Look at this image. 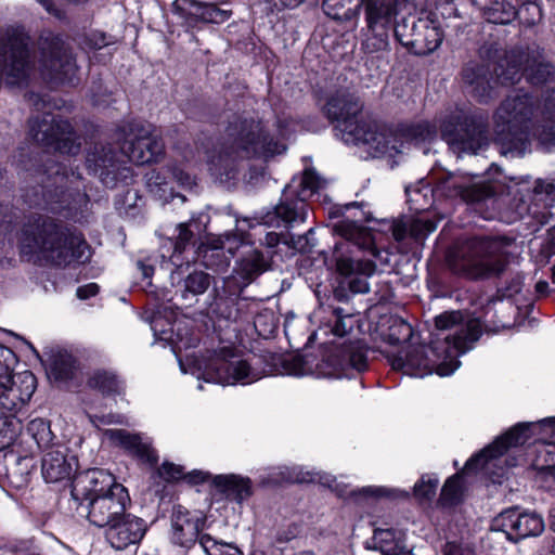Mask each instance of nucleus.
Returning <instances> with one entry per match:
<instances>
[{
    "instance_id": "f257e3e1",
    "label": "nucleus",
    "mask_w": 555,
    "mask_h": 555,
    "mask_svg": "<svg viewBox=\"0 0 555 555\" xmlns=\"http://www.w3.org/2000/svg\"><path fill=\"white\" fill-rule=\"evenodd\" d=\"M363 102L347 89L331 94L323 113L331 122H336V137L346 144L370 145L377 153H400L403 141L423 142L433 140L436 127L427 121L400 125L396 131L380 129L375 122L366 121L362 116Z\"/></svg>"
},
{
    "instance_id": "f03ea898",
    "label": "nucleus",
    "mask_w": 555,
    "mask_h": 555,
    "mask_svg": "<svg viewBox=\"0 0 555 555\" xmlns=\"http://www.w3.org/2000/svg\"><path fill=\"white\" fill-rule=\"evenodd\" d=\"M438 331H451L447 335L437 334L429 345L409 346L391 360L395 370L405 374L424 376L433 372L440 376L453 373L459 366L457 358L472 349L482 334L478 319L464 322L461 311H447L435 318Z\"/></svg>"
},
{
    "instance_id": "7ed1b4c3",
    "label": "nucleus",
    "mask_w": 555,
    "mask_h": 555,
    "mask_svg": "<svg viewBox=\"0 0 555 555\" xmlns=\"http://www.w3.org/2000/svg\"><path fill=\"white\" fill-rule=\"evenodd\" d=\"M284 151L285 145L261 118L235 115L229 120L222 141L209 152L208 169L220 180L233 179L241 162L267 159Z\"/></svg>"
},
{
    "instance_id": "20e7f679",
    "label": "nucleus",
    "mask_w": 555,
    "mask_h": 555,
    "mask_svg": "<svg viewBox=\"0 0 555 555\" xmlns=\"http://www.w3.org/2000/svg\"><path fill=\"white\" fill-rule=\"evenodd\" d=\"M21 254L55 267L88 259L89 245L80 233L55 218L33 216L24 224L20 240Z\"/></svg>"
},
{
    "instance_id": "39448f33",
    "label": "nucleus",
    "mask_w": 555,
    "mask_h": 555,
    "mask_svg": "<svg viewBox=\"0 0 555 555\" xmlns=\"http://www.w3.org/2000/svg\"><path fill=\"white\" fill-rule=\"evenodd\" d=\"M515 238L507 235H476L448 257L450 270L468 280L500 276L508 264V248Z\"/></svg>"
},
{
    "instance_id": "423d86ee",
    "label": "nucleus",
    "mask_w": 555,
    "mask_h": 555,
    "mask_svg": "<svg viewBox=\"0 0 555 555\" xmlns=\"http://www.w3.org/2000/svg\"><path fill=\"white\" fill-rule=\"evenodd\" d=\"M534 99L528 93L508 95L493 114L494 141L503 155L522 156L530 150L534 128Z\"/></svg>"
},
{
    "instance_id": "0eeeda50",
    "label": "nucleus",
    "mask_w": 555,
    "mask_h": 555,
    "mask_svg": "<svg viewBox=\"0 0 555 555\" xmlns=\"http://www.w3.org/2000/svg\"><path fill=\"white\" fill-rule=\"evenodd\" d=\"M284 364L293 375L311 372L320 377H339L349 367L358 372L366 369V349L361 340L349 341L325 349L317 362L310 356H294L284 360Z\"/></svg>"
},
{
    "instance_id": "6e6552de",
    "label": "nucleus",
    "mask_w": 555,
    "mask_h": 555,
    "mask_svg": "<svg viewBox=\"0 0 555 555\" xmlns=\"http://www.w3.org/2000/svg\"><path fill=\"white\" fill-rule=\"evenodd\" d=\"M198 369L206 382L222 385L251 384L267 374L259 357L242 359L236 354L235 348L229 346L208 350L202 357Z\"/></svg>"
},
{
    "instance_id": "1a4fd4ad",
    "label": "nucleus",
    "mask_w": 555,
    "mask_h": 555,
    "mask_svg": "<svg viewBox=\"0 0 555 555\" xmlns=\"http://www.w3.org/2000/svg\"><path fill=\"white\" fill-rule=\"evenodd\" d=\"M488 118L482 115H466L455 111L440 120L441 138L450 149L461 155L476 154L489 145Z\"/></svg>"
},
{
    "instance_id": "9d476101",
    "label": "nucleus",
    "mask_w": 555,
    "mask_h": 555,
    "mask_svg": "<svg viewBox=\"0 0 555 555\" xmlns=\"http://www.w3.org/2000/svg\"><path fill=\"white\" fill-rule=\"evenodd\" d=\"M364 8L367 36L362 46L365 52L375 53L389 48V34L393 30L399 12V0H361Z\"/></svg>"
},
{
    "instance_id": "9b49d317",
    "label": "nucleus",
    "mask_w": 555,
    "mask_h": 555,
    "mask_svg": "<svg viewBox=\"0 0 555 555\" xmlns=\"http://www.w3.org/2000/svg\"><path fill=\"white\" fill-rule=\"evenodd\" d=\"M124 140L121 152L137 165L158 162L165 153L162 138L154 133L150 124L131 121L119 129Z\"/></svg>"
},
{
    "instance_id": "f8f14e48",
    "label": "nucleus",
    "mask_w": 555,
    "mask_h": 555,
    "mask_svg": "<svg viewBox=\"0 0 555 555\" xmlns=\"http://www.w3.org/2000/svg\"><path fill=\"white\" fill-rule=\"evenodd\" d=\"M29 37L21 28H10L0 37V74L5 73L9 85L24 82L31 69Z\"/></svg>"
},
{
    "instance_id": "ddd939ff",
    "label": "nucleus",
    "mask_w": 555,
    "mask_h": 555,
    "mask_svg": "<svg viewBox=\"0 0 555 555\" xmlns=\"http://www.w3.org/2000/svg\"><path fill=\"white\" fill-rule=\"evenodd\" d=\"M29 133L37 143L62 154L76 155L80 151L79 137L70 122L60 116L47 114L41 118H30Z\"/></svg>"
},
{
    "instance_id": "4468645a",
    "label": "nucleus",
    "mask_w": 555,
    "mask_h": 555,
    "mask_svg": "<svg viewBox=\"0 0 555 555\" xmlns=\"http://www.w3.org/2000/svg\"><path fill=\"white\" fill-rule=\"evenodd\" d=\"M399 43L416 55H427L437 50L443 35L439 27L413 15L402 17L393 27Z\"/></svg>"
},
{
    "instance_id": "2eb2a0df",
    "label": "nucleus",
    "mask_w": 555,
    "mask_h": 555,
    "mask_svg": "<svg viewBox=\"0 0 555 555\" xmlns=\"http://www.w3.org/2000/svg\"><path fill=\"white\" fill-rule=\"evenodd\" d=\"M40 66L42 75L54 83L73 82L77 65L70 50L55 36L40 39Z\"/></svg>"
},
{
    "instance_id": "dca6fc26",
    "label": "nucleus",
    "mask_w": 555,
    "mask_h": 555,
    "mask_svg": "<svg viewBox=\"0 0 555 555\" xmlns=\"http://www.w3.org/2000/svg\"><path fill=\"white\" fill-rule=\"evenodd\" d=\"M435 192L448 198H461L467 204L481 203L495 194L491 184L473 183L467 177L454 173H447L438 178Z\"/></svg>"
},
{
    "instance_id": "f3484780",
    "label": "nucleus",
    "mask_w": 555,
    "mask_h": 555,
    "mask_svg": "<svg viewBox=\"0 0 555 555\" xmlns=\"http://www.w3.org/2000/svg\"><path fill=\"white\" fill-rule=\"evenodd\" d=\"M129 504L128 490L125 487H117L111 494L92 498L88 502V520L99 528H106L126 514Z\"/></svg>"
},
{
    "instance_id": "a211bd4d",
    "label": "nucleus",
    "mask_w": 555,
    "mask_h": 555,
    "mask_svg": "<svg viewBox=\"0 0 555 555\" xmlns=\"http://www.w3.org/2000/svg\"><path fill=\"white\" fill-rule=\"evenodd\" d=\"M117 487H124L116 481V478L109 472L102 468H91L75 475L72 482V495L75 500H87L104 496Z\"/></svg>"
},
{
    "instance_id": "6ab92c4d",
    "label": "nucleus",
    "mask_w": 555,
    "mask_h": 555,
    "mask_svg": "<svg viewBox=\"0 0 555 555\" xmlns=\"http://www.w3.org/2000/svg\"><path fill=\"white\" fill-rule=\"evenodd\" d=\"M37 386L36 376L25 371L11 376L0 390V410L3 414L14 415L33 397Z\"/></svg>"
},
{
    "instance_id": "aec40b11",
    "label": "nucleus",
    "mask_w": 555,
    "mask_h": 555,
    "mask_svg": "<svg viewBox=\"0 0 555 555\" xmlns=\"http://www.w3.org/2000/svg\"><path fill=\"white\" fill-rule=\"evenodd\" d=\"M528 427L518 424L509 429L506 434L499 437L492 444L485 448L479 454L473 456L467 461L464 472L473 469H487L490 470L492 461L502 456L511 447L524 444L527 440Z\"/></svg>"
},
{
    "instance_id": "412c9836",
    "label": "nucleus",
    "mask_w": 555,
    "mask_h": 555,
    "mask_svg": "<svg viewBox=\"0 0 555 555\" xmlns=\"http://www.w3.org/2000/svg\"><path fill=\"white\" fill-rule=\"evenodd\" d=\"M461 78L466 92L478 102L487 103L493 98L495 80L489 64L469 61L462 68Z\"/></svg>"
},
{
    "instance_id": "4be33fe9",
    "label": "nucleus",
    "mask_w": 555,
    "mask_h": 555,
    "mask_svg": "<svg viewBox=\"0 0 555 555\" xmlns=\"http://www.w3.org/2000/svg\"><path fill=\"white\" fill-rule=\"evenodd\" d=\"M146 532L145 521L126 513L120 519L105 528V539L112 547L122 551L139 543Z\"/></svg>"
},
{
    "instance_id": "5701e85b",
    "label": "nucleus",
    "mask_w": 555,
    "mask_h": 555,
    "mask_svg": "<svg viewBox=\"0 0 555 555\" xmlns=\"http://www.w3.org/2000/svg\"><path fill=\"white\" fill-rule=\"evenodd\" d=\"M206 519L195 515L182 506H177L171 515V540L181 547H191L202 537Z\"/></svg>"
},
{
    "instance_id": "b1692460",
    "label": "nucleus",
    "mask_w": 555,
    "mask_h": 555,
    "mask_svg": "<svg viewBox=\"0 0 555 555\" xmlns=\"http://www.w3.org/2000/svg\"><path fill=\"white\" fill-rule=\"evenodd\" d=\"M524 76L532 86L555 83V64L545 50L538 44L527 46Z\"/></svg>"
},
{
    "instance_id": "393cba45",
    "label": "nucleus",
    "mask_w": 555,
    "mask_h": 555,
    "mask_svg": "<svg viewBox=\"0 0 555 555\" xmlns=\"http://www.w3.org/2000/svg\"><path fill=\"white\" fill-rule=\"evenodd\" d=\"M501 518L508 539L513 541L539 535L544 529L542 517L535 513L518 514L511 511L503 513Z\"/></svg>"
},
{
    "instance_id": "a878e982",
    "label": "nucleus",
    "mask_w": 555,
    "mask_h": 555,
    "mask_svg": "<svg viewBox=\"0 0 555 555\" xmlns=\"http://www.w3.org/2000/svg\"><path fill=\"white\" fill-rule=\"evenodd\" d=\"M336 269L341 275L350 278L349 288L352 293H366L369 292L366 278L375 272L376 264L371 259L340 256L336 259Z\"/></svg>"
},
{
    "instance_id": "bb28decb",
    "label": "nucleus",
    "mask_w": 555,
    "mask_h": 555,
    "mask_svg": "<svg viewBox=\"0 0 555 555\" xmlns=\"http://www.w3.org/2000/svg\"><path fill=\"white\" fill-rule=\"evenodd\" d=\"M116 154L113 149L104 144H94L87 153L86 166L91 175L98 177L107 186L114 188V176L109 171L116 167Z\"/></svg>"
},
{
    "instance_id": "cd10ccee",
    "label": "nucleus",
    "mask_w": 555,
    "mask_h": 555,
    "mask_svg": "<svg viewBox=\"0 0 555 555\" xmlns=\"http://www.w3.org/2000/svg\"><path fill=\"white\" fill-rule=\"evenodd\" d=\"M76 469V459L68 456L60 448L44 453L41 463L42 476L48 482L69 479Z\"/></svg>"
},
{
    "instance_id": "c85d7f7f",
    "label": "nucleus",
    "mask_w": 555,
    "mask_h": 555,
    "mask_svg": "<svg viewBox=\"0 0 555 555\" xmlns=\"http://www.w3.org/2000/svg\"><path fill=\"white\" fill-rule=\"evenodd\" d=\"M175 5L192 22L220 24L228 21L232 14L231 11L222 10L215 3L196 0H176Z\"/></svg>"
},
{
    "instance_id": "c756f323",
    "label": "nucleus",
    "mask_w": 555,
    "mask_h": 555,
    "mask_svg": "<svg viewBox=\"0 0 555 555\" xmlns=\"http://www.w3.org/2000/svg\"><path fill=\"white\" fill-rule=\"evenodd\" d=\"M105 436L114 444L124 448L151 465L156 464L158 461L155 450L149 443L143 442L137 434H131L125 429H107Z\"/></svg>"
},
{
    "instance_id": "7c9ffc66",
    "label": "nucleus",
    "mask_w": 555,
    "mask_h": 555,
    "mask_svg": "<svg viewBox=\"0 0 555 555\" xmlns=\"http://www.w3.org/2000/svg\"><path fill=\"white\" fill-rule=\"evenodd\" d=\"M527 47H515L505 52L494 68L498 81L502 85H515L524 76Z\"/></svg>"
},
{
    "instance_id": "2f4dec72",
    "label": "nucleus",
    "mask_w": 555,
    "mask_h": 555,
    "mask_svg": "<svg viewBox=\"0 0 555 555\" xmlns=\"http://www.w3.org/2000/svg\"><path fill=\"white\" fill-rule=\"evenodd\" d=\"M335 231L360 249L367 250L374 258L382 259V251L375 246L372 233L357 221L341 220Z\"/></svg>"
},
{
    "instance_id": "473e14b6",
    "label": "nucleus",
    "mask_w": 555,
    "mask_h": 555,
    "mask_svg": "<svg viewBox=\"0 0 555 555\" xmlns=\"http://www.w3.org/2000/svg\"><path fill=\"white\" fill-rule=\"evenodd\" d=\"M231 238L236 240V235L225 233L217 237L207 238L206 242H201L195 251L197 258L202 259L206 268L227 267L228 260L223 256L222 250Z\"/></svg>"
},
{
    "instance_id": "72a5a7b5",
    "label": "nucleus",
    "mask_w": 555,
    "mask_h": 555,
    "mask_svg": "<svg viewBox=\"0 0 555 555\" xmlns=\"http://www.w3.org/2000/svg\"><path fill=\"white\" fill-rule=\"evenodd\" d=\"M272 256H266L259 249L246 253L237 262L235 271L247 284L271 269Z\"/></svg>"
},
{
    "instance_id": "f704fd0d",
    "label": "nucleus",
    "mask_w": 555,
    "mask_h": 555,
    "mask_svg": "<svg viewBox=\"0 0 555 555\" xmlns=\"http://www.w3.org/2000/svg\"><path fill=\"white\" fill-rule=\"evenodd\" d=\"M211 483L220 494L238 503L251 495L250 480L237 475H217Z\"/></svg>"
},
{
    "instance_id": "c9c22d12",
    "label": "nucleus",
    "mask_w": 555,
    "mask_h": 555,
    "mask_svg": "<svg viewBox=\"0 0 555 555\" xmlns=\"http://www.w3.org/2000/svg\"><path fill=\"white\" fill-rule=\"evenodd\" d=\"M372 548L379 551L382 555H403L408 551L404 534L392 528H376L372 538Z\"/></svg>"
},
{
    "instance_id": "e433bc0d",
    "label": "nucleus",
    "mask_w": 555,
    "mask_h": 555,
    "mask_svg": "<svg viewBox=\"0 0 555 555\" xmlns=\"http://www.w3.org/2000/svg\"><path fill=\"white\" fill-rule=\"evenodd\" d=\"M474 3L480 8L489 23L505 25L518 18V9L507 0H489V3L475 1Z\"/></svg>"
},
{
    "instance_id": "4c0bfd02",
    "label": "nucleus",
    "mask_w": 555,
    "mask_h": 555,
    "mask_svg": "<svg viewBox=\"0 0 555 555\" xmlns=\"http://www.w3.org/2000/svg\"><path fill=\"white\" fill-rule=\"evenodd\" d=\"M308 212V205L304 199L282 201L274 208V214L267 215L266 223H272L273 218L280 219L285 227H292L295 222H304Z\"/></svg>"
},
{
    "instance_id": "58836bf2",
    "label": "nucleus",
    "mask_w": 555,
    "mask_h": 555,
    "mask_svg": "<svg viewBox=\"0 0 555 555\" xmlns=\"http://www.w3.org/2000/svg\"><path fill=\"white\" fill-rule=\"evenodd\" d=\"M90 389L101 392L103 396L119 395L122 390V382L114 372L106 369H96L89 373L86 382Z\"/></svg>"
},
{
    "instance_id": "ea45409f",
    "label": "nucleus",
    "mask_w": 555,
    "mask_h": 555,
    "mask_svg": "<svg viewBox=\"0 0 555 555\" xmlns=\"http://www.w3.org/2000/svg\"><path fill=\"white\" fill-rule=\"evenodd\" d=\"M77 371L76 359L67 351L57 350L49 357V373L59 382H67L74 378Z\"/></svg>"
},
{
    "instance_id": "a19ab883",
    "label": "nucleus",
    "mask_w": 555,
    "mask_h": 555,
    "mask_svg": "<svg viewBox=\"0 0 555 555\" xmlns=\"http://www.w3.org/2000/svg\"><path fill=\"white\" fill-rule=\"evenodd\" d=\"M463 475L462 473H456L446 480L437 504L440 507L450 508L461 504L463 502Z\"/></svg>"
},
{
    "instance_id": "79ce46f5",
    "label": "nucleus",
    "mask_w": 555,
    "mask_h": 555,
    "mask_svg": "<svg viewBox=\"0 0 555 555\" xmlns=\"http://www.w3.org/2000/svg\"><path fill=\"white\" fill-rule=\"evenodd\" d=\"M177 230L178 234L173 238L175 254H182L189 245H196L197 242H202V225L195 219L179 223Z\"/></svg>"
},
{
    "instance_id": "37998d69",
    "label": "nucleus",
    "mask_w": 555,
    "mask_h": 555,
    "mask_svg": "<svg viewBox=\"0 0 555 555\" xmlns=\"http://www.w3.org/2000/svg\"><path fill=\"white\" fill-rule=\"evenodd\" d=\"M350 3L351 0H323L322 9L328 17L347 22L358 18L361 11V4L349 8Z\"/></svg>"
},
{
    "instance_id": "c03bdc74",
    "label": "nucleus",
    "mask_w": 555,
    "mask_h": 555,
    "mask_svg": "<svg viewBox=\"0 0 555 555\" xmlns=\"http://www.w3.org/2000/svg\"><path fill=\"white\" fill-rule=\"evenodd\" d=\"M35 467L31 456H20L15 463L7 469V477L15 488H23L29 481V475Z\"/></svg>"
},
{
    "instance_id": "a18cd8bd",
    "label": "nucleus",
    "mask_w": 555,
    "mask_h": 555,
    "mask_svg": "<svg viewBox=\"0 0 555 555\" xmlns=\"http://www.w3.org/2000/svg\"><path fill=\"white\" fill-rule=\"evenodd\" d=\"M518 9L519 23L527 28L538 25L542 21L541 0H514Z\"/></svg>"
},
{
    "instance_id": "49530a36",
    "label": "nucleus",
    "mask_w": 555,
    "mask_h": 555,
    "mask_svg": "<svg viewBox=\"0 0 555 555\" xmlns=\"http://www.w3.org/2000/svg\"><path fill=\"white\" fill-rule=\"evenodd\" d=\"M413 336L412 326L399 317L389 319V326L385 337L391 345H400L408 343Z\"/></svg>"
},
{
    "instance_id": "de8ad7c7",
    "label": "nucleus",
    "mask_w": 555,
    "mask_h": 555,
    "mask_svg": "<svg viewBox=\"0 0 555 555\" xmlns=\"http://www.w3.org/2000/svg\"><path fill=\"white\" fill-rule=\"evenodd\" d=\"M23 426L20 418L15 415H4L0 417V450H4L12 446L18 435L22 433Z\"/></svg>"
},
{
    "instance_id": "09e8293b",
    "label": "nucleus",
    "mask_w": 555,
    "mask_h": 555,
    "mask_svg": "<svg viewBox=\"0 0 555 555\" xmlns=\"http://www.w3.org/2000/svg\"><path fill=\"white\" fill-rule=\"evenodd\" d=\"M27 433L31 436L39 449L50 447L54 438L49 422L43 418L30 421L27 426Z\"/></svg>"
},
{
    "instance_id": "8fccbe9b",
    "label": "nucleus",
    "mask_w": 555,
    "mask_h": 555,
    "mask_svg": "<svg viewBox=\"0 0 555 555\" xmlns=\"http://www.w3.org/2000/svg\"><path fill=\"white\" fill-rule=\"evenodd\" d=\"M199 545L206 555H244L236 545L216 541L212 537L205 533L199 539Z\"/></svg>"
},
{
    "instance_id": "3c124183",
    "label": "nucleus",
    "mask_w": 555,
    "mask_h": 555,
    "mask_svg": "<svg viewBox=\"0 0 555 555\" xmlns=\"http://www.w3.org/2000/svg\"><path fill=\"white\" fill-rule=\"evenodd\" d=\"M211 283V276L204 271H194L184 279V293L194 296L204 294ZM185 296V294H183Z\"/></svg>"
},
{
    "instance_id": "603ef678",
    "label": "nucleus",
    "mask_w": 555,
    "mask_h": 555,
    "mask_svg": "<svg viewBox=\"0 0 555 555\" xmlns=\"http://www.w3.org/2000/svg\"><path fill=\"white\" fill-rule=\"evenodd\" d=\"M330 323L331 332L339 337L347 335L354 326L353 315L345 313L341 308L333 310V319L330 320Z\"/></svg>"
},
{
    "instance_id": "864d4df0",
    "label": "nucleus",
    "mask_w": 555,
    "mask_h": 555,
    "mask_svg": "<svg viewBox=\"0 0 555 555\" xmlns=\"http://www.w3.org/2000/svg\"><path fill=\"white\" fill-rule=\"evenodd\" d=\"M438 485V478L424 475L414 486V495L420 500L430 501L436 495Z\"/></svg>"
},
{
    "instance_id": "5fc2aeb1",
    "label": "nucleus",
    "mask_w": 555,
    "mask_h": 555,
    "mask_svg": "<svg viewBox=\"0 0 555 555\" xmlns=\"http://www.w3.org/2000/svg\"><path fill=\"white\" fill-rule=\"evenodd\" d=\"M436 222L429 219H415L409 221V236L415 242L423 241L430 232L435 231Z\"/></svg>"
},
{
    "instance_id": "6e6d98bb",
    "label": "nucleus",
    "mask_w": 555,
    "mask_h": 555,
    "mask_svg": "<svg viewBox=\"0 0 555 555\" xmlns=\"http://www.w3.org/2000/svg\"><path fill=\"white\" fill-rule=\"evenodd\" d=\"M15 363L16 356L13 350L0 345V377L7 378V382H10Z\"/></svg>"
},
{
    "instance_id": "4d7b16f0",
    "label": "nucleus",
    "mask_w": 555,
    "mask_h": 555,
    "mask_svg": "<svg viewBox=\"0 0 555 555\" xmlns=\"http://www.w3.org/2000/svg\"><path fill=\"white\" fill-rule=\"evenodd\" d=\"M36 172L42 177L47 176V180L44 178H40L38 181L41 183L51 181L48 185H56L59 181H62L65 178V168L57 163H51L42 172L41 169H37Z\"/></svg>"
},
{
    "instance_id": "13d9d810",
    "label": "nucleus",
    "mask_w": 555,
    "mask_h": 555,
    "mask_svg": "<svg viewBox=\"0 0 555 555\" xmlns=\"http://www.w3.org/2000/svg\"><path fill=\"white\" fill-rule=\"evenodd\" d=\"M168 173L166 167L164 169H152L145 175L146 185L151 192L164 190L167 185Z\"/></svg>"
},
{
    "instance_id": "bf43d9fd",
    "label": "nucleus",
    "mask_w": 555,
    "mask_h": 555,
    "mask_svg": "<svg viewBox=\"0 0 555 555\" xmlns=\"http://www.w3.org/2000/svg\"><path fill=\"white\" fill-rule=\"evenodd\" d=\"M254 325L259 335L267 337L273 333L275 328L274 317L271 312L259 313L254 320Z\"/></svg>"
},
{
    "instance_id": "052dcab7",
    "label": "nucleus",
    "mask_w": 555,
    "mask_h": 555,
    "mask_svg": "<svg viewBox=\"0 0 555 555\" xmlns=\"http://www.w3.org/2000/svg\"><path fill=\"white\" fill-rule=\"evenodd\" d=\"M157 473L166 481H176L183 477L182 467L169 462H164Z\"/></svg>"
},
{
    "instance_id": "680f3d73",
    "label": "nucleus",
    "mask_w": 555,
    "mask_h": 555,
    "mask_svg": "<svg viewBox=\"0 0 555 555\" xmlns=\"http://www.w3.org/2000/svg\"><path fill=\"white\" fill-rule=\"evenodd\" d=\"M166 171L182 186L191 188L195 184L193 177L177 165H167Z\"/></svg>"
},
{
    "instance_id": "e2e57ef3",
    "label": "nucleus",
    "mask_w": 555,
    "mask_h": 555,
    "mask_svg": "<svg viewBox=\"0 0 555 555\" xmlns=\"http://www.w3.org/2000/svg\"><path fill=\"white\" fill-rule=\"evenodd\" d=\"M300 533V527L295 524H288L284 527L279 528L275 533V541L278 543H287L295 539Z\"/></svg>"
},
{
    "instance_id": "0e129e2a",
    "label": "nucleus",
    "mask_w": 555,
    "mask_h": 555,
    "mask_svg": "<svg viewBox=\"0 0 555 555\" xmlns=\"http://www.w3.org/2000/svg\"><path fill=\"white\" fill-rule=\"evenodd\" d=\"M109 173L115 178L114 188L118 182L129 183L133 177L132 169L126 165H120L118 162H116V167H114Z\"/></svg>"
},
{
    "instance_id": "69168bd1",
    "label": "nucleus",
    "mask_w": 555,
    "mask_h": 555,
    "mask_svg": "<svg viewBox=\"0 0 555 555\" xmlns=\"http://www.w3.org/2000/svg\"><path fill=\"white\" fill-rule=\"evenodd\" d=\"M390 230L392 233L393 238L397 242H403L409 236V222L399 219L393 220L390 225Z\"/></svg>"
},
{
    "instance_id": "338daca9",
    "label": "nucleus",
    "mask_w": 555,
    "mask_h": 555,
    "mask_svg": "<svg viewBox=\"0 0 555 555\" xmlns=\"http://www.w3.org/2000/svg\"><path fill=\"white\" fill-rule=\"evenodd\" d=\"M90 421L95 426L111 425V424H124V417L119 414H103V415H91Z\"/></svg>"
},
{
    "instance_id": "774afa93",
    "label": "nucleus",
    "mask_w": 555,
    "mask_h": 555,
    "mask_svg": "<svg viewBox=\"0 0 555 555\" xmlns=\"http://www.w3.org/2000/svg\"><path fill=\"white\" fill-rule=\"evenodd\" d=\"M533 192L535 195L544 194L546 197L554 199L555 197V182H547L544 180H538L534 184Z\"/></svg>"
}]
</instances>
